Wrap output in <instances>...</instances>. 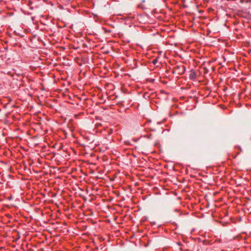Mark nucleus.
I'll list each match as a JSON object with an SVG mask.
<instances>
[{
    "instance_id": "nucleus-5",
    "label": "nucleus",
    "mask_w": 251,
    "mask_h": 251,
    "mask_svg": "<svg viewBox=\"0 0 251 251\" xmlns=\"http://www.w3.org/2000/svg\"><path fill=\"white\" fill-rule=\"evenodd\" d=\"M148 138L149 139H152V135H151V134H150V135H149L148 136Z\"/></svg>"
},
{
    "instance_id": "nucleus-4",
    "label": "nucleus",
    "mask_w": 251,
    "mask_h": 251,
    "mask_svg": "<svg viewBox=\"0 0 251 251\" xmlns=\"http://www.w3.org/2000/svg\"><path fill=\"white\" fill-rule=\"evenodd\" d=\"M158 62V60L157 59L155 58L154 59H153L152 61V63H153V64L154 65H156V63Z\"/></svg>"
},
{
    "instance_id": "nucleus-9",
    "label": "nucleus",
    "mask_w": 251,
    "mask_h": 251,
    "mask_svg": "<svg viewBox=\"0 0 251 251\" xmlns=\"http://www.w3.org/2000/svg\"><path fill=\"white\" fill-rule=\"evenodd\" d=\"M185 251H189V250H185Z\"/></svg>"
},
{
    "instance_id": "nucleus-8",
    "label": "nucleus",
    "mask_w": 251,
    "mask_h": 251,
    "mask_svg": "<svg viewBox=\"0 0 251 251\" xmlns=\"http://www.w3.org/2000/svg\"><path fill=\"white\" fill-rule=\"evenodd\" d=\"M238 148L241 151V148L240 147H238Z\"/></svg>"
},
{
    "instance_id": "nucleus-1",
    "label": "nucleus",
    "mask_w": 251,
    "mask_h": 251,
    "mask_svg": "<svg viewBox=\"0 0 251 251\" xmlns=\"http://www.w3.org/2000/svg\"><path fill=\"white\" fill-rule=\"evenodd\" d=\"M176 71L177 72L178 74H183L185 71V67L183 65H177L176 67Z\"/></svg>"
},
{
    "instance_id": "nucleus-3",
    "label": "nucleus",
    "mask_w": 251,
    "mask_h": 251,
    "mask_svg": "<svg viewBox=\"0 0 251 251\" xmlns=\"http://www.w3.org/2000/svg\"><path fill=\"white\" fill-rule=\"evenodd\" d=\"M179 211H180V209H179V208H175L174 210V211L176 213V216L178 217L181 215V214L180 213H179Z\"/></svg>"
},
{
    "instance_id": "nucleus-7",
    "label": "nucleus",
    "mask_w": 251,
    "mask_h": 251,
    "mask_svg": "<svg viewBox=\"0 0 251 251\" xmlns=\"http://www.w3.org/2000/svg\"><path fill=\"white\" fill-rule=\"evenodd\" d=\"M179 249H180V250L181 251H182V248H179Z\"/></svg>"
},
{
    "instance_id": "nucleus-2",
    "label": "nucleus",
    "mask_w": 251,
    "mask_h": 251,
    "mask_svg": "<svg viewBox=\"0 0 251 251\" xmlns=\"http://www.w3.org/2000/svg\"><path fill=\"white\" fill-rule=\"evenodd\" d=\"M197 73L193 70H191L190 74L189 75V78L190 79L195 80L197 79Z\"/></svg>"
},
{
    "instance_id": "nucleus-6",
    "label": "nucleus",
    "mask_w": 251,
    "mask_h": 251,
    "mask_svg": "<svg viewBox=\"0 0 251 251\" xmlns=\"http://www.w3.org/2000/svg\"><path fill=\"white\" fill-rule=\"evenodd\" d=\"M72 1V0H66V1L67 2H70Z\"/></svg>"
}]
</instances>
